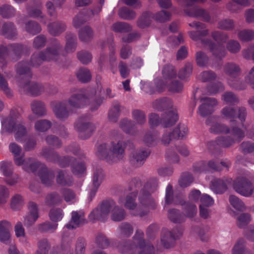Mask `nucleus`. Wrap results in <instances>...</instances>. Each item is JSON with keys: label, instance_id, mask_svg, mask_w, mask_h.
I'll return each instance as SVG.
<instances>
[{"label": "nucleus", "instance_id": "f257e3e1", "mask_svg": "<svg viewBox=\"0 0 254 254\" xmlns=\"http://www.w3.org/2000/svg\"><path fill=\"white\" fill-rule=\"evenodd\" d=\"M238 111V118L242 122L240 125L241 128L237 126L235 121L237 116V111L231 107H226L221 111V114L224 118L230 120V125L232 127L231 130L225 125L216 122L214 118H209L207 120L206 123L210 127L211 132L215 133H230L233 136V139L228 137L223 139L220 142V143L224 146L228 147L236 142H239L245 135L247 129L243 122L245 121L246 117V109L242 107L239 109Z\"/></svg>", "mask_w": 254, "mask_h": 254}, {"label": "nucleus", "instance_id": "f03ea898", "mask_svg": "<svg viewBox=\"0 0 254 254\" xmlns=\"http://www.w3.org/2000/svg\"><path fill=\"white\" fill-rule=\"evenodd\" d=\"M157 186L158 181L156 178H152L147 182L143 189L140 192L138 205L134 202L136 196L134 192L127 195L126 198L123 196L120 197L119 203L124 204L126 208L130 210L132 215L142 216L150 209H154L155 207L154 201L150 194L156 189Z\"/></svg>", "mask_w": 254, "mask_h": 254}, {"label": "nucleus", "instance_id": "7ed1b4c3", "mask_svg": "<svg viewBox=\"0 0 254 254\" xmlns=\"http://www.w3.org/2000/svg\"><path fill=\"white\" fill-rule=\"evenodd\" d=\"M162 74V78H154V86L149 82H141V90L150 94L156 91L162 92L166 89L172 93H178L183 90V85L176 79L177 73L173 66L165 65L163 68Z\"/></svg>", "mask_w": 254, "mask_h": 254}, {"label": "nucleus", "instance_id": "20e7f679", "mask_svg": "<svg viewBox=\"0 0 254 254\" xmlns=\"http://www.w3.org/2000/svg\"><path fill=\"white\" fill-rule=\"evenodd\" d=\"M0 120L1 125V133L13 131L16 141L20 143L25 142L24 147L26 150H30L34 147L36 144L35 140L27 136V130L22 124L19 114L17 110H12L9 116L6 118L0 115Z\"/></svg>", "mask_w": 254, "mask_h": 254}, {"label": "nucleus", "instance_id": "39448f33", "mask_svg": "<svg viewBox=\"0 0 254 254\" xmlns=\"http://www.w3.org/2000/svg\"><path fill=\"white\" fill-rule=\"evenodd\" d=\"M189 25L197 30V31H190L189 32L190 37L193 40L197 41H201L204 45H208L210 50L213 56L218 60H220L226 55L224 43L226 42L227 36L219 31H214L211 33L212 37L217 42L216 45L212 44L209 42H205L203 40L202 37L208 35L209 31L208 29H205V26L199 22H192L189 24Z\"/></svg>", "mask_w": 254, "mask_h": 254}, {"label": "nucleus", "instance_id": "423d86ee", "mask_svg": "<svg viewBox=\"0 0 254 254\" xmlns=\"http://www.w3.org/2000/svg\"><path fill=\"white\" fill-rule=\"evenodd\" d=\"M96 94L94 90L90 93L88 91H81L77 94H74L69 99L68 103L65 102L56 103L53 111L59 119L66 118L71 112L72 108H80L89 103L90 99Z\"/></svg>", "mask_w": 254, "mask_h": 254}, {"label": "nucleus", "instance_id": "0eeeda50", "mask_svg": "<svg viewBox=\"0 0 254 254\" xmlns=\"http://www.w3.org/2000/svg\"><path fill=\"white\" fill-rule=\"evenodd\" d=\"M113 221H120L125 217V211L118 206L113 200H107L93 209L89 215V219L92 222L104 221L109 216Z\"/></svg>", "mask_w": 254, "mask_h": 254}, {"label": "nucleus", "instance_id": "6e6552de", "mask_svg": "<svg viewBox=\"0 0 254 254\" xmlns=\"http://www.w3.org/2000/svg\"><path fill=\"white\" fill-rule=\"evenodd\" d=\"M119 251L127 254H154L152 245L146 243L143 239V233L137 230L133 239V243L127 244L124 248L119 247Z\"/></svg>", "mask_w": 254, "mask_h": 254}, {"label": "nucleus", "instance_id": "1a4fd4ad", "mask_svg": "<svg viewBox=\"0 0 254 254\" xmlns=\"http://www.w3.org/2000/svg\"><path fill=\"white\" fill-rule=\"evenodd\" d=\"M122 138L121 135L117 136L109 146L103 143L97 147L96 155L101 159H110V156H121L124 152V148L122 146Z\"/></svg>", "mask_w": 254, "mask_h": 254}, {"label": "nucleus", "instance_id": "9d476101", "mask_svg": "<svg viewBox=\"0 0 254 254\" xmlns=\"http://www.w3.org/2000/svg\"><path fill=\"white\" fill-rule=\"evenodd\" d=\"M178 120V115L174 111L169 113H164L161 120L159 116L155 113L150 115L149 123L153 127L158 126L160 123L164 127H169L174 125Z\"/></svg>", "mask_w": 254, "mask_h": 254}, {"label": "nucleus", "instance_id": "9b49d317", "mask_svg": "<svg viewBox=\"0 0 254 254\" xmlns=\"http://www.w3.org/2000/svg\"><path fill=\"white\" fill-rule=\"evenodd\" d=\"M171 14L166 11L162 10L157 12L153 16L149 12L144 13L139 19L137 25L139 27L144 28L148 26L152 18L159 22H164L170 19Z\"/></svg>", "mask_w": 254, "mask_h": 254}, {"label": "nucleus", "instance_id": "f8f14e48", "mask_svg": "<svg viewBox=\"0 0 254 254\" xmlns=\"http://www.w3.org/2000/svg\"><path fill=\"white\" fill-rule=\"evenodd\" d=\"M233 188L242 195L249 196L253 192V186L248 179L243 177L237 178L234 182Z\"/></svg>", "mask_w": 254, "mask_h": 254}, {"label": "nucleus", "instance_id": "ddd939ff", "mask_svg": "<svg viewBox=\"0 0 254 254\" xmlns=\"http://www.w3.org/2000/svg\"><path fill=\"white\" fill-rule=\"evenodd\" d=\"M183 230L180 228H176L172 231L163 229L162 232L161 242L166 248L172 247L175 240L182 234Z\"/></svg>", "mask_w": 254, "mask_h": 254}, {"label": "nucleus", "instance_id": "4468645a", "mask_svg": "<svg viewBox=\"0 0 254 254\" xmlns=\"http://www.w3.org/2000/svg\"><path fill=\"white\" fill-rule=\"evenodd\" d=\"M86 220L85 218L84 213L82 211H73L70 221L64 228V234L63 237L66 236L64 233L80 226L85 223Z\"/></svg>", "mask_w": 254, "mask_h": 254}, {"label": "nucleus", "instance_id": "2eb2a0df", "mask_svg": "<svg viewBox=\"0 0 254 254\" xmlns=\"http://www.w3.org/2000/svg\"><path fill=\"white\" fill-rule=\"evenodd\" d=\"M201 105L198 108V114L203 117L211 114L213 111L214 107L217 105V101L213 98L201 97Z\"/></svg>", "mask_w": 254, "mask_h": 254}, {"label": "nucleus", "instance_id": "dca6fc26", "mask_svg": "<svg viewBox=\"0 0 254 254\" xmlns=\"http://www.w3.org/2000/svg\"><path fill=\"white\" fill-rule=\"evenodd\" d=\"M59 46L56 45L53 48H49L44 52L41 53L37 57L36 55H33L32 57V61L31 64L33 66H36L37 64L33 63V60L36 59L38 61H50L56 60L58 54Z\"/></svg>", "mask_w": 254, "mask_h": 254}, {"label": "nucleus", "instance_id": "f3484780", "mask_svg": "<svg viewBox=\"0 0 254 254\" xmlns=\"http://www.w3.org/2000/svg\"><path fill=\"white\" fill-rule=\"evenodd\" d=\"M12 163L10 162L1 161L0 162V171L7 178L6 182L10 185L14 184L17 180V177L12 176Z\"/></svg>", "mask_w": 254, "mask_h": 254}, {"label": "nucleus", "instance_id": "a211bd4d", "mask_svg": "<svg viewBox=\"0 0 254 254\" xmlns=\"http://www.w3.org/2000/svg\"><path fill=\"white\" fill-rule=\"evenodd\" d=\"M29 212L24 217V223L26 226L33 225L37 220L39 215L37 204L30 202L28 205Z\"/></svg>", "mask_w": 254, "mask_h": 254}, {"label": "nucleus", "instance_id": "6ab92c4d", "mask_svg": "<svg viewBox=\"0 0 254 254\" xmlns=\"http://www.w3.org/2000/svg\"><path fill=\"white\" fill-rule=\"evenodd\" d=\"M150 153L148 150H133L130 156L131 163L136 167L142 165Z\"/></svg>", "mask_w": 254, "mask_h": 254}, {"label": "nucleus", "instance_id": "aec40b11", "mask_svg": "<svg viewBox=\"0 0 254 254\" xmlns=\"http://www.w3.org/2000/svg\"><path fill=\"white\" fill-rule=\"evenodd\" d=\"M154 109L158 111L168 110L171 109L170 111L166 112L165 113H169L174 111L177 114L176 109L173 108L172 101L167 97L160 98L155 101L153 104Z\"/></svg>", "mask_w": 254, "mask_h": 254}, {"label": "nucleus", "instance_id": "412c9836", "mask_svg": "<svg viewBox=\"0 0 254 254\" xmlns=\"http://www.w3.org/2000/svg\"><path fill=\"white\" fill-rule=\"evenodd\" d=\"M11 223L6 220L0 221V241L7 244L11 238L10 231L12 230Z\"/></svg>", "mask_w": 254, "mask_h": 254}, {"label": "nucleus", "instance_id": "4be33fe9", "mask_svg": "<svg viewBox=\"0 0 254 254\" xmlns=\"http://www.w3.org/2000/svg\"><path fill=\"white\" fill-rule=\"evenodd\" d=\"M104 178L103 171L101 169L97 170L94 173L93 177L92 188H88L89 190V197L90 200L95 195L96 192Z\"/></svg>", "mask_w": 254, "mask_h": 254}, {"label": "nucleus", "instance_id": "5701e85b", "mask_svg": "<svg viewBox=\"0 0 254 254\" xmlns=\"http://www.w3.org/2000/svg\"><path fill=\"white\" fill-rule=\"evenodd\" d=\"M75 127L80 132V137L83 139L88 137L95 129V125L91 123H77Z\"/></svg>", "mask_w": 254, "mask_h": 254}, {"label": "nucleus", "instance_id": "b1692460", "mask_svg": "<svg viewBox=\"0 0 254 254\" xmlns=\"http://www.w3.org/2000/svg\"><path fill=\"white\" fill-rule=\"evenodd\" d=\"M210 169L219 170V168L218 166V163L215 160L210 161L208 163L205 161H201L195 164L193 167L194 173H201L205 172L207 170V167Z\"/></svg>", "mask_w": 254, "mask_h": 254}, {"label": "nucleus", "instance_id": "393cba45", "mask_svg": "<svg viewBox=\"0 0 254 254\" xmlns=\"http://www.w3.org/2000/svg\"><path fill=\"white\" fill-rule=\"evenodd\" d=\"M13 160L15 164L19 166H22L23 169L27 171L32 170L34 171L33 169V166L31 164L33 162V160L31 158L24 159V155L16 156L13 157Z\"/></svg>", "mask_w": 254, "mask_h": 254}, {"label": "nucleus", "instance_id": "a878e982", "mask_svg": "<svg viewBox=\"0 0 254 254\" xmlns=\"http://www.w3.org/2000/svg\"><path fill=\"white\" fill-rule=\"evenodd\" d=\"M210 188L214 193L220 194L227 190V186L223 180L214 179L211 181Z\"/></svg>", "mask_w": 254, "mask_h": 254}, {"label": "nucleus", "instance_id": "bb28decb", "mask_svg": "<svg viewBox=\"0 0 254 254\" xmlns=\"http://www.w3.org/2000/svg\"><path fill=\"white\" fill-rule=\"evenodd\" d=\"M23 88L32 96L39 95L44 90L43 86L41 84L34 82L26 83Z\"/></svg>", "mask_w": 254, "mask_h": 254}, {"label": "nucleus", "instance_id": "cd10ccee", "mask_svg": "<svg viewBox=\"0 0 254 254\" xmlns=\"http://www.w3.org/2000/svg\"><path fill=\"white\" fill-rule=\"evenodd\" d=\"M186 13L191 17H201L205 21H209L210 16L205 10L198 7L193 8L192 11L188 10L187 9H185Z\"/></svg>", "mask_w": 254, "mask_h": 254}, {"label": "nucleus", "instance_id": "c85d7f7f", "mask_svg": "<svg viewBox=\"0 0 254 254\" xmlns=\"http://www.w3.org/2000/svg\"><path fill=\"white\" fill-rule=\"evenodd\" d=\"M133 232V227L127 223H122L117 229L118 236L121 238L129 237Z\"/></svg>", "mask_w": 254, "mask_h": 254}, {"label": "nucleus", "instance_id": "c756f323", "mask_svg": "<svg viewBox=\"0 0 254 254\" xmlns=\"http://www.w3.org/2000/svg\"><path fill=\"white\" fill-rule=\"evenodd\" d=\"M31 108L33 113L38 116H43L46 114L45 105L41 101H32L31 103Z\"/></svg>", "mask_w": 254, "mask_h": 254}, {"label": "nucleus", "instance_id": "7c9ffc66", "mask_svg": "<svg viewBox=\"0 0 254 254\" xmlns=\"http://www.w3.org/2000/svg\"><path fill=\"white\" fill-rule=\"evenodd\" d=\"M14 232L16 237L18 238L20 242L23 243L27 242L25 230L21 222H18L14 226Z\"/></svg>", "mask_w": 254, "mask_h": 254}, {"label": "nucleus", "instance_id": "2f4dec72", "mask_svg": "<svg viewBox=\"0 0 254 254\" xmlns=\"http://www.w3.org/2000/svg\"><path fill=\"white\" fill-rule=\"evenodd\" d=\"M42 183L46 186L50 185L54 180V175L51 172L47 171V168H43L39 174Z\"/></svg>", "mask_w": 254, "mask_h": 254}, {"label": "nucleus", "instance_id": "473e14b6", "mask_svg": "<svg viewBox=\"0 0 254 254\" xmlns=\"http://www.w3.org/2000/svg\"><path fill=\"white\" fill-rule=\"evenodd\" d=\"M48 28L52 35L56 36L64 31L65 26L63 23H53L49 25Z\"/></svg>", "mask_w": 254, "mask_h": 254}, {"label": "nucleus", "instance_id": "72a5a7b5", "mask_svg": "<svg viewBox=\"0 0 254 254\" xmlns=\"http://www.w3.org/2000/svg\"><path fill=\"white\" fill-rule=\"evenodd\" d=\"M93 36V32L91 28L88 26L82 28L79 32V39L82 41H87L91 39Z\"/></svg>", "mask_w": 254, "mask_h": 254}, {"label": "nucleus", "instance_id": "f704fd0d", "mask_svg": "<svg viewBox=\"0 0 254 254\" xmlns=\"http://www.w3.org/2000/svg\"><path fill=\"white\" fill-rule=\"evenodd\" d=\"M131 26L125 22H117L113 24L112 29L116 32H126L130 31Z\"/></svg>", "mask_w": 254, "mask_h": 254}, {"label": "nucleus", "instance_id": "c9c22d12", "mask_svg": "<svg viewBox=\"0 0 254 254\" xmlns=\"http://www.w3.org/2000/svg\"><path fill=\"white\" fill-rule=\"evenodd\" d=\"M51 127V123L47 120H40L37 121L35 124L36 130L40 132L47 131Z\"/></svg>", "mask_w": 254, "mask_h": 254}, {"label": "nucleus", "instance_id": "e433bc0d", "mask_svg": "<svg viewBox=\"0 0 254 254\" xmlns=\"http://www.w3.org/2000/svg\"><path fill=\"white\" fill-rule=\"evenodd\" d=\"M231 205L237 210L243 211L245 209L244 203L237 196L231 195L229 197Z\"/></svg>", "mask_w": 254, "mask_h": 254}, {"label": "nucleus", "instance_id": "4c0bfd02", "mask_svg": "<svg viewBox=\"0 0 254 254\" xmlns=\"http://www.w3.org/2000/svg\"><path fill=\"white\" fill-rule=\"evenodd\" d=\"M193 181L192 175L189 172L184 173L179 180V184L181 187L185 188L190 186Z\"/></svg>", "mask_w": 254, "mask_h": 254}, {"label": "nucleus", "instance_id": "58836bf2", "mask_svg": "<svg viewBox=\"0 0 254 254\" xmlns=\"http://www.w3.org/2000/svg\"><path fill=\"white\" fill-rule=\"evenodd\" d=\"M225 71L231 77L235 78L240 72V69L239 66L235 64H228L225 66Z\"/></svg>", "mask_w": 254, "mask_h": 254}, {"label": "nucleus", "instance_id": "ea45409f", "mask_svg": "<svg viewBox=\"0 0 254 254\" xmlns=\"http://www.w3.org/2000/svg\"><path fill=\"white\" fill-rule=\"evenodd\" d=\"M78 79L83 82L89 81L91 79V74L88 69L85 68H79L76 73Z\"/></svg>", "mask_w": 254, "mask_h": 254}, {"label": "nucleus", "instance_id": "a19ab883", "mask_svg": "<svg viewBox=\"0 0 254 254\" xmlns=\"http://www.w3.org/2000/svg\"><path fill=\"white\" fill-rule=\"evenodd\" d=\"M64 215L63 210L59 208H53L50 210L49 213V217L51 220L55 222L61 221Z\"/></svg>", "mask_w": 254, "mask_h": 254}, {"label": "nucleus", "instance_id": "79ce46f5", "mask_svg": "<svg viewBox=\"0 0 254 254\" xmlns=\"http://www.w3.org/2000/svg\"><path fill=\"white\" fill-rule=\"evenodd\" d=\"M238 37L242 41H250L254 38V31L252 30H242L239 32Z\"/></svg>", "mask_w": 254, "mask_h": 254}, {"label": "nucleus", "instance_id": "37998d69", "mask_svg": "<svg viewBox=\"0 0 254 254\" xmlns=\"http://www.w3.org/2000/svg\"><path fill=\"white\" fill-rule=\"evenodd\" d=\"M173 132L175 134V138L182 139L186 137L188 133V128L185 125H181L179 127L176 128Z\"/></svg>", "mask_w": 254, "mask_h": 254}, {"label": "nucleus", "instance_id": "c03bdc74", "mask_svg": "<svg viewBox=\"0 0 254 254\" xmlns=\"http://www.w3.org/2000/svg\"><path fill=\"white\" fill-rule=\"evenodd\" d=\"M120 111L119 104L115 102L112 106L109 112V118L112 122H115Z\"/></svg>", "mask_w": 254, "mask_h": 254}, {"label": "nucleus", "instance_id": "a18cd8bd", "mask_svg": "<svg viewBox=\"0 0 254 254\" xmlns=\"http://www.w3.org/2000/svg\"><path fill=\"white\" fill-rule=\"evenodd\" d=\"M174 138H175V137L173 131H172L171 129H166L162 136L161 141L162 144L167 145H168Z\"/></svg>", "mask_w": 254, "mask_h": 254}, {"label": "nucleus", "instance_id": "49530a36", "mask_svg": "<svg viewBox=\"0 0 254 254\" xmlns=\"http://www.w3.org/2000/svg\"><path fill=\"white\" fill-rule=\"evenodd\" d=\"M197 207L194 204L187 203L184 207L185 215L188 217H192L197 213Z\"/></svg>", "mask_w": 254, "mask_h": 254}, {"label": "nucleus", "instance_id": "de8ad7c7", "mask_svg": "<svg viewBox=\"0 0 254 254\" xmlns=\"http://www.w3.org/2000/svg\"><path fill=\"white\" fill-rule=\"evenodd\" d=\"M192 69V64L191 63H187L185 67L179 71V77L181 79L187 78L191 74Z\"/></svg>", "mask_w": 254, "mask_h": 254}, {"label": "nucleus", "instance_id": "09e8293b", "mask_svg": "<svg viewBox=\"0 0 254 254\" xmlns=\"http://www.w3.org/2000/svg\"><path fill=\"white\" fill-rule=\"evenodd\" d=\"M200 202L199 206L210 207L213 205L214 200L209 195L203 193L201 195Z\"/></svg>", "mask_w": 254, "mask_h": 254}, {"label": "nucleus", "instance_id": "8fccbe9b", "mask_svg": "<svg viewBox=\"0 0 254 254\" xmlns=\"http://www.w3.org/2000/svg\"><path fill=\"white\" fill-rule=\"evenodd\" d=\"M23 204V197L19 194H15L11 199V207L13 210H16L18 209Z\"/></svg>", "mask_w": 254, "mask_h": 254}, {"label": "nucleus", "instance_id": "3c124183", "mask_svg": "<svg viewBox=\"0 0 254 254\" xmlns=\"http://www.w3.org/2000/svg\"><path fill=\"white\" fill-rule=\"evenodd\" d=\"M119 15L121 18L127 20L131 19L135 16L134 12L127 7L121 8L119 11Z\"/></svg>", "mask_w": 254, "mask_h": 254}, {"label": "nucleus", "instance_id": "603ef678", "mask_svg": "<svg viewBox=\"0 0 254 254\" xmlns=\"http://www.w3.org/2000/svg\"><path fill=\"white\" fill-rule=\"evenodd\" d=\"M62 198L57 193H52L48 195L46 198V203L48 205H52L61 202Z\"/></svg>", "mask_w": 254, "mask_h": 254}, {"label": "nucleus", "instance_id": "864d4df0", "mask_svg": "<svg viewBox=\"0 0 254 254\" xmlns=\"http://www.w3.org/2000/svg\"><path fill=\"white\" fill-rule=\"evenodd\" d=\"M26 31L33 35H35L41 31V27L38 24L33 21H30L26 24Z\"/></svg>", "mask_w": 254, "mask_h": 254}, {"label": "nucleus", "instance_id": "5fc2aeb1", "mask_svg": "<svg viewBox=\"0 0 254 254\" xmlns=\"http://www.w3.org/2000/svg\"><path fill=\"white\" fill-rule=\"evenodd\" d=\"M196 61L200 66H205L208 64V58L206 55L201 52H197L196 55Z\"/></svg>", "mask_w": 254, "mask_h": 254}, {"label": "nucleus", "instance_id": "6e6d98bb", "mask_svg": "<svg viewBox=\"0 0 254 254\" xmlns=\"http://www.w3.org/2000/svg\"><path fill=\"white\" fill-rule=\"evenodd\" d=\"M16 71L19 74H26L28 76L31 75L29 64L25 62L19 63L17 66Z\"/></svg>", "mask_w": 254, "mask_h": 254}, {"label": "nucleus", "instance_id": "4d7b16f0", "mask_svg": "<svg viewBox=\"0 0 254 254\" xmlns=\"http://www.w3.org/2000/svg\"><path fill=\"white\" fill-rule=\"evenodd\" d=\"M251 216L248 213H243L241 214L237 218V224L240 228H243L246 226L251 221Z\"/></svg>", "mask_w": 254, "mask_h": 254}, {"label": "nucleus", "instance_id": "13d9d810", "mask_svg": "<svg viewBox=\"0 0 254 254\" xmlns=\"http://www.w3.org/2000/svg\"><path fill=\"white\" fill-rule=\"evenodd\" d=\"M64 200L70 204L73 203L77 200V197L74 193L68 189H65L63 191Z\"/></svg>", "mask_w": 254, "mask_h": 254}, {"label": "nucleus", "instance_id": "bf43d9fd", "mask_svg": "<svg viewBox=\"0 0 254 254\" xmlns=\"http://www.w3.org/2000/svg\"><path fill=\"white\" fill-rule=\"evenodd\" d=\"M86 170V167L82 163L73 164L72 166V171L74 174L79 177L84 174Z\"/></svg>", "mask_w": 254, "mask_h": 254}, {"label": "nucleus", "instance_id": "052dcab7", "mask_svg": "<svg viewBox=\"0 0 254 254\" xmlns=\"http://www.w3.org/2000/svg\"><path fill=\"white\" fill-rule=\"evenodd\" d=\"M14 10L12 7L4 5L0 7V14L3 17H9L13 15Z\"/></svg>", "mask_w": 254, "mask_h": 254}, {"label": "nucleus", "instance_id": "680f3d73", "mask_svg": "<svg viewBox=\"0 0 254 254\" xmlns=\"http://www.w3.org/2000/svg\"><path fill=\"white\" fill-rule=\"evenodd\" d=\"M183 215L177 210L172 209L169 212V217L174 222H180L183 220Z\"/></svg>", "mask_w": 254, "mask_h": 254}, {"label": "nucleus", "instance_id": "e2e57ef3", "mask_svg": "<svg viewBox=\"0 0 254 254\" xmlns=\"http://www.w3.org/2000/svg\"><path fill=\"white\" fill-rule=\"evenodd\" d=\"M132 116L136 122L140 125L145 122V116L144 113L139 110H135L132 112Z\"/></svg>", "mask_w": 254, "mask_h": 254}, {"label": "nucleus", "instance_id": "0e129e2a", "mask_svg": "<svg viewBox=\"0 0 254 254\" xmlns=\"http://www.w3.org/2000/svg\"><path fill=\"white\" fill-rule=\"evenodd\" d=\"M121 127L122 129L126 132L131 133L134 125L131 121L124 119L121 123Z\"/></svg>", "mask_w": 254, "mask_h": 254}, {"label": "nucleus", "instance_id": "69168bd1", "mask_svg": "<svg viewBox=\"0 0 254 254\" xmlns=\"http://www.w3.org/2000/svg\"><path fill=\"white\" fill-rule=\"evenodd\" d=\"M75 48V37L73 35H71L70 37H66V43L65 45V50L67 52H72Z\"/></svg>", "mask_w": 254, "mask_h": 254}, {"label": "nucleus", "instance_id": "338daca9", "mask_svg": "<svg viewBox=\"0 0 254 254\" xmlns=\"http://www.w3.org/2000/svg\"><path fill=\"white\" fill-rule=\"evenodd\" d=\"M14 32V28L13 24L11 23L4 24L2 27L1 33L4 35L8 38H11V34Z\"/></svg>", "mask_w": 254, "mask_h": 254}, {"label": "nucleus", "instance_id": "774afa93", "mask_svg": "<svg viewBox=\"0 0 254 254\" xmlns=\"http://www.w3.org/2000/svg\"><path fill=\"white\" fill-rule=\"evenodd\" d=\"M244 17L247 23H254V9L252 8L247 9L244 13Z\"/></svg>", "mask_w": 254, "mask_h": 254}]
</instances>
